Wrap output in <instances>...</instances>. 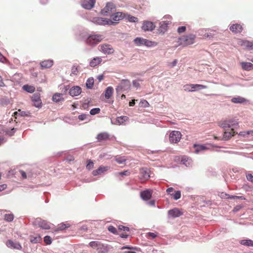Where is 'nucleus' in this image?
I'll return each mask as SVG.
<instances>
[{
	"mask_svg": "<svg viewBox=\"0 0 253 253\" xmlns=\"http://www.w3.org/2000/svg\"><path fill=\"white\" fill-rule=\"evenodd\" d=\"M130 87L131 84L128 80H122L116 88V91L118 95L123 92L127 93L130 89Z\"/></svg>",
	"mask_w": 253,
	"mask_h": 253,
	"instance_id": "nucleus-1",
	"label": "nucleus"
},
{
	"mask_svg": "<svg viewBox=\"0 0 253 253\" xmlns=\"http://www.w3.org/2000/svg\"><path fill=\"white\" fill-rule=\"evenodd\" d=\"M196 36L193 34H189L181 36L178 39V43L183 46L192 44L195 42Z\"/></svg>",
	"mask_w": 253,
	"mask_h": 253,
	"instance_id": "nucleus-2",
	"label": "nucleus"
},
{
	"mask_svg": "<svg viewBox=\"0 0 253 253\" xmlns=\"http://www.w3.org/2000/svg\"><path fill=\"white\" fill-rule=\"evenodd\" d=\"M89 246L96 249L98 253H107L109 251L108 246L99 241H91L89 243Z\"/></svg>",
	"mask_w": 253,
	"mask_h": 253,
	"instance_id": "nucleus-3",
	"label": "nucleus"
},
{
	"mask_svg": "<svg viewBox=\"0 0 253 253\" xmlns=\"http://www.w3.org/2000/svg\"><path fill=\"white\" fill-rule=\"evenodd\" d=\"M103 38V36L101 35H90L87 37L86 43L91 46H94L101 42Z\"/></svg>",
	"mask_w": 253,
	"mask_h": 253,
	"instance_id": "nucleus-4",
	"label": "nucleus"
},
{
	"mask_svg": "<svg viewBox=\"0 0 253 253\" xmlns=\"http://www.w3.org/2000/svg\"><path fill=\"white\" fill-rule=\"evenodd\" d=\"M219 126L224 129L226 128H231L232 130L239 126L238 123L234 119L224 121L220 123Z\"/></svg>",
	"mask_w": 253,
	"mask_h": 253,
	"instance_id": "nucleus-5",
	"label": "nucleus"
},
{
	"mask_svg": "<svg viewBox=\"0 0 253 253\" xmlns=\"http://www.w3.org/2000/svg\"><path fill=\"white\" fill-rule=\"evenodd\" d=\"M116 9V5L112 2H108L106 3L105 6L101 9L100 13L104 16H108L110 13L115 11Z\"/></svg>",
	"mask_w": 253,
	"mask_h": 253,
	"instance_id": "nucleus-6",
	"label": "nucleus"
},
{
	"mask_svg": "<svg viewBox=\"0 0 253 253\" xmlns=\"http://www.w3.org/2000/svg\"><path fill=\"white\" fill-rule=\"evenodd\" d=\"M92 22L96 24L100 25H113V22L112 20L102 17H94L92 19Z\"/></svg>",
	"mask_w": 253,
	"mask_h": 253,
	"instance_id": "nucleus-7",
	"label": "nucleus"
},
{
	"mask_svg": "<svg viewBox=\"0 0 253 253\" xmlns=\"http://www.w3.org/2000/svg\"><path fill=\"white\" fill-rule=\"evenodd\" d=\"M181 133L179 131L173 130L169 135V140L171 143H177L181 138Z\"/></svg>",
	"mask_w": 253,
	"mask_h": 253,
	"instance_id": "nucleus-8",
	"label": "nucleus"
},
{
	"mask_svg": "<svg viewBox=\"0 0 253 253\" xmlns=\"http://www.w3.org/2000/svg\"><path fill=\"white\" fill-rule=\"evenodd\" d=\"M150 177V170L149 169L147 168H142L140 169L139 178L142 182L147 180Z\"/></svg>",
	"mask_w": 253,
	"mask_h": 253,
	"instance_id": "nucleus-9",
	"label": "nucleus"
},
{
	"mask_svg": "<svg viewBox=\"0 0 253 253\" xmlns=\"http://www.w3.org/2000/svg\"><path fill=\"white\" fill-rule=\"evenodd\" d=\"M100 50L105 54H111L114 52L112 46L108 44H103L99 45Z\"/></svg>",
	"mask_w": 253,
	"mask_h": 253,
	"instance_id": "nucleus-10",
	"label": "nucleus"
},
{
	"mask_svg": "<svg viewBox=\"0 0 253 253\" xmlns=\"http://www.w3.org/2000/svg\"><path fill=\"white\" fill-rule=\"evenodd\" d=\"M125 17V13L122 12H115L111 15V18L112 19L113 25L118 23L119 21L124 19Z\"/></svg>",
	"mask_w": 253,
	"mask_h": 253,
	"instance_id": "nucleus-11",
	"label": "nucleus"
},
{
	"mask_svg": "<svg viewBox=\"0 0 253 253\" xmlns=\"http://www.w3.org/2000/svg\"><path fill=\"white\" fill-rule=\"evenodd\" d=\"M215 31L211 29L202 30L200 33L204 38L211 39L215 36Z\"/></svg>",
	"mask_w": 253,
	"mask_h": 253,
	"instance_id": "nucleus-12",
	"label": "nucleus"
},
{
	"mask_svg": "<svg viewBox=\"0 0 253 253\" xmlns=\"http://www.w3.org/2000/svg\"><path fill=\"white\" fill-rule=\"evenodd\" d=\"M155 28L154 23L150 21H143L142 29L143 31H152Z\"/></svg>",
	"mask_w": 253,
	"mask_h": 253,
	"instance_id": "nucleus-13",
	"label": "nucleus"
},
{
	"mask_svg": "<svg viewBox=\"0 0 253 253\" xmlns=\"http://www.w3.org/2000/svg\"><path fill=\"white\" fill-rule=\"evenodd\" d=\"M31 99L35 107L37 108L41 107L42 101L41 99L40 94L39 93H34Z\"/></svg>",
	"mask_w": 253,
	"mask_h": 253,
	"instance_id": "nucleus-14",
	"label": "nucleus"
},
{
	"mask_svg": "<svg viewBox=\"0 0 253 253\" xmlns=\"http://www.w3.org/2000/svg\"><path fill=\"white\" fill-rule=\"evenodd\" d=\"M96 0H84L82 2V6L86 9L90 10L94 6Z\"/></svg>",
	"mask_w": 253,
	"mask_h": 253,
	"instance_id": "nucleus-15",
	"label": "nucleus"
},
{
	"mask_svg": "<svg viewBox=\"0 0 253 253\" xmlns=\"http://www.w3.org/2000/svg\"><path fill=\"white\" fill-rule=\"evenodd\" d=\"M182 214V212L177 208H174L168 211V217L176 218Z\"/></svg>",
	"mask_w": 253,
	"mask_h": 253,
	"instance_id": "nucleus-16",
	"label": "nucleus"
},
{
	"mask_svg": "<svg viewBox=\"0 0 253 253\" xmlns=\"http://www.w3.org/2000/svg\"><path fill=\"white\" fill-rule=\"evenodd\" d=\"M239 44L248 50H253V41H241L239 42Z\"/></svg>",
	"mask_w": 253,
	"mask_h": 253,
	"instance_id": "nucleus-17",
	"label": "nucleus"
},
{
	"mask_svg": "<svg viewBox=\"0 0 253 253\" xmlns=\"http://www.w3.org/2000/svg\"><path fill=\"white\" fill-rule=\"evenodd\" d=\"M81 92L82 88L79 86H73L70 88L69 91V94L72 97L78 96Z\"/></svg>",
	"mask_w": 253,
	"mask_h": 253,
	"instance_id": "nucleus-18",
	"label": "nucleus"
},
{
	"mask_svg": "<svg viewBox=\"0 0 253 253\" xmlns=\"http://www.w3.org/2000/svg\"><path fill=\"white\" fill-rule=\"evenodd\" d=\"M109 169V167L100 166L98 169L94 170L92 172L93 176H97L104 174Z\"/></svg>",
	"mask_w": 253,
	"mask_h": 253,
	"instance_id": "nucleus-19",
	"label": "nucleus"
},
{
	"mask_svg": "<svg viewBox=\"0 0 253 253\" xmlns=\"http://www.w3.org/2000/svg\"><path fill=\"white\" fill-rule=\"evenodd\" d=\"M35 223L44 229H49L50 228V224L46 221L42 220L41 219H37L35 221Z\"/></svg>",
	"mask_w": 253,
	"mask_h": 253,
	"instance_id": "nucleus-20",
	"label": "nucleus"
},
{
	"mask_svg": "<svg viewBox=\"0 0 253 253\" xmlns=\"http://www.w3.org/2000/svg\"><path fill=\"white\" fill-rule=\"evenodd\" d=\"M7 247L10 249L21 250L22 247L18 242H14L12 240H9L6 242Z\"/></svg>",
	"mask_w": 253,
	"mask_h": 253,
	"instance_id": "nucleus-21",
	"label": "nucleus"
},
{
	"mask_svg": "<svg viewBox=\"0 0 253 253\" xmlns=\"http://www.w3.org/2000/svg\"><path fill=\"white\" fill-rule=\"evenodd\" d=\"M170 24V22L168 21H163L159 23V31L160 33H164L167 30L168 25Z\"/></svg>",
	"mask_w": 253,
	"mask_h": 253,
	"instance_id": "nucleus-22",
	"label": "nucleus"
},
{
	"mask_svg": "<svg viewBox=\"0 0 253 253\" xmlns=\"http://www.w3.org/2000/svg\"><path fill=\"white\" fill-rule=\"evenodd\" d=\"M231 101L235 104H244L247 102V100L240 96H236L233 97Z\"/></svg>",
	"mask_w": 253,
	"mask_h": 253,
	"instance_id": "nucleus-23",
	"label": "nucleus"
},
{
	"mask_svg": "<svg viewBox=\"0 0 253 253\" xmlns=\"http://www.w3.org/2000/svg\"><path fill=\"white\" fill-rule=\"evenodd\" d=\"M141 198L145 201L149 200L152 197V192L149 190H144L140 193Z\"/></svg>",
	"mask_w": 253,
	"mask_h": 253,
	"instance_id": "nucleus-24",
	"label": "nucleus"
},
{
	"mask_svg": "<svg viewBox=\"0 0 253 253\" xmlns=\"http://www.w3.org/2000/svg\"><path fill=\"white\" fill-rule=\"evenodd\" d=\"M182 164L184 165L187 167H190L192 166L193 161L192 159L187 156L182 157L181 161Z\"/></svg>",
	"mask_w": 253,
	"mask_h": 253,
	"instance_id": "nucleus-25",
	"label": "nucleus"
},
{
	"mask_svg": "<svg viewBox=\"0 0 253 253\" xmlns=\"http://www.w3.org/2000/svg\"><path fill=\"white\" fill-rule=\"evenodd\" d=\"M53 64L52 60H47L40 62V65L42 69H46L51 67Z\"/></svg>",
	"mask_w": 253,
	"mask_h": 253,
	"instance_id": "nucleus-26",
	"label": "nucleus"
},
{
	"mask_svg": "<svg viewBox=\"0 0 253 253\" xmlns=\"http://www.w3.org/2000/svg\"><path fill=\"white\" fill-rule=\"evenodd\" d=\"M102 61V57H96L93 58L89 62V65L91 67H95L99 65Z\"/></svg>",
	"mask_w": 253,
	"mask_h": 253,
	"instance_id": "nucleus-27",
	"label": "nucleus"
},
{
	"mask_svg": "<svg viewBox=\"0 0 253 253\" xmlns=\"http://www.w3.org/2000/svg\"><path fill=\"white\" fill-rule=\"evenodd\" d=\"M230 31L235 33H240L242 30V26L240 24H233L229 28Z\"/></svg>",
	"mask_w": 253,
	"mask_h": 253,
	"instance_id": "nucleus-28",
	"label": "nucleus"
},
{
	"mask_svg": "<svg viewBox=\"0 0 253 253\" xmlns=\"http://www.w3.org/2000/svg\"><path fill=\"white\" fill-rule=\"evenodd\" d=\"M242 69L246 71H250L253 69V64L250 62H242L240 63Z\"/></svg>",
	"mask_w": 253,
	"mask_h": 253,
	"instance_id": "nucleus-29",
	"label": "nucleus"
},
{
	"mask_svg": "<svg viewBox=\"0 0 253 253\" xmlns=\"http://www.w3.org/2000/svg\"><path fill=\"white\" fill-rule=\"evenodd\" d=\"M194 152L196 154H198L200 152H203L207 149V147L204 145H194Z\"/></svg>",
	"mask_w": 253,
	"mask_h": 253,
	"instance_id": "nucleus-30",
	"label": "nucleus"
},
{
	"mask_svg": "<svg viewBox=\"0 0 253 253\" xmlns=\"http://www.w3.org/2000/svg\"><path fill=\"white\" fill-rule=\"evenodd\" d=\"M128 118L126 116H121L117 118L115 124L121 125L125 124V122L128 121Z\"/></svg>",
	"mask_w": 253,
	"mask_h": 253,
	"instance_id": "nucleus-31",
	"label": "nucleus"
},
{
	"mask_svg": "<svg viewBox=\"0 0 253 253\" xmlns=\"http://www.w3.org/2000/svg\"><path fill=\"white\" fill-rule=\"evenodd\" d=\"M63 94L60 93H56L52 96V100L55 102H59L61 101H63Z\"/></svg>",
	"mask_w": 253,
	"mask_h": 253,
	"instance_id": "nucleus-32",
	"label": "nucleus"
},
{
	"mask_svg": "<svg viewBox=\"0 0 253 253\" xmlns=\"http://www.w3.org/2000/svg\"><path fill=\"white\" fill-rule=\"evenodd\" d=\"M113 88L111 86L107 87L105 91V97L106 99H109L112 96L113 93Z\"/></svg>",
	"mask_w": 253,
	"mask_h": 253,
	"instance_id": "nucleus-33",
	"label": "nucleus"
},
{
	"mask_svg": "<svg viewBox=\"0 0 253 253\" xmlns=\"http://www.w3.org/2000/svg\"><path fill=\"white\" fill-rule=\"evenodd\" d=\"M109 135L107 132H102L98 134L97 135L96 138L98 141H101L102 140H106L108 139Z\"/></svg>",
	"mask_w": 253,
	"mask_h": 253,
	"instance_id": "nucleus-34",
	"label": "nucleus"
},
{
	"mask_svg": "<svg viewBox=\"0 0 253 253\" xmlns=\"http://www.w3.org/2000/svg\"><path fill=\"white\" fill-rule=\"evenodd\" d=\"M207 88V86L199 84H192V91H198L201 89H205Z\"/></svg>",
	"mask_w": 253,
	"mask_h": 253,
	"instance_id": "nucleus-35",
	"label": "nucleus"
},
{
	"mask_svg": "<svg viewBox=\"0 0 253 253\" xmlns=\"http://www.w3.org/2000/svg\"><path fill=\"white\" fill-rule=\"evenodd\" d=\"M232 131L233 132L225 131L223 135V139L224 140H228L236 133H237V132H235L234 130H232Z\"/></svg>",
	"mask_w": 253,
	"mask_h": 253,
	"instance_id": "nucleus-36",
	"label": "nucleus"
},
{
	"mask_svg": "<svg viewBox=\"0 0 253 253\" xmlns=\"http://www.w3.org/2000/svg\"><path fill=\"white\" fill-rule=\"evenodd\" d=\"M125 18L127 19L129 22L132 23H136L138 21V19L137 17L126 13Z\"/></svg>",
	"mask_w": 253,
	"mask_h": 253,
	"instance_id": "nucleus-37",
	"label": "nucleus"
},
{
	"mask_svg": "<svg viewBox=\"0 0 253 253\" xmlns=\"http://www.w3.org/2000/svg\"><path fill=\"white\" fill-rule=\"evenodd\" d=\"M240 244L247 247H253V241L250 239L242 240L240 241Z\"/></svg>",
	"mask_w": 253,
	"mask_h": 253,
	"instance_id": "nucleus-38",
	"label": "nucleus"
},
{
	"mask_svg": "<svg viewBox=\"0 0 253 253\" xmlns=\"http://www.w3.org/2000/svg\"><path fill=\"white\" fill-rule=\"evenodd\" d=\"M23 89L29 93H33L35 90V88L34 86L29 85L28 84L24 85L22 87Z\"/></svg>",
	"mask_w": 253,
	"mask_h": 253,
	"instance_id": "nucleus-39",
	"label": "nucleus"
},
{
	"mask_svg": "<svg viewBox=\"0 0 253 253\" xmlns=\"http://www.w3.org/2000/svg\"><path fill=\"white\" fill-rule=\"evenodd\" d=\"M157 45V43L155 42H152L149 41L147 39H144V42L143 43V45H145L147 47H153Z\"/></svg>",
	"mask_w": 253,
	"mask_h": 253,
	"instance_id": "nucleus-40",
	"label": "nucleus"
},
{
	"mask_svg": "<svg viewBox=\"0 0 253 253\" xmlns=\"http://www.w3.org/2000/svg\"><path fill=\"white\" fill-rule=\"evenodd\" d=\"M94 84V79L92 77L89 78L86 82L85 85L86 87L88 89H91L92 88V86Z\"/></svg>",
	"mask_w": 253,
	"mask_h": 253,
	"instance_id": "nucleus-41",
	"label": "nucleus"
},
{
	"mask_svg": "<svg viewBox=\"0 0 253 253\" xmlns=\"http://www.w3.org/2000/svg\"><path fill=\"white\" fill-rule=\"evenodd\" d=\"M144 39H143L142 38L137 37V38H136L135 39H134V40H133V42L136 45L141 46V45H143V43L144 42Z\"/></svg>",
	"mask_w": 253,
	"mask_h": 253,
	"instance_id": "nucleus-42",
	"label": "nucleus"
},
{
	"mask_svg": "<svg viewBox=\"0 0 253 253\" xmlns=\"http://www.w3.org/2000/svg\"><path fill=\"white\" fill-rule=\"evenodd\" d=\"M41 237L40 236L36 237H31L30 241L31 243L34 244H36L38 243H40L41 241Z\"/></svg>",
	"mask_w": 253,
	"mask_h": 253,
	"instance_id": "nucleus-43",
	"label": "nucleus"
},
{
	"mask_svg": "<svg viewBox=\"0 0 253 253\" xmlns=\"http://www.w3.org/2000/svg\"><path fill=\"white\" fill-rule=\"evenodd\" d=\"M115 160L119 164H123L126 162V159L125 157L117 156L115 158Z\"/></svg>",
	"mask_w": 253,
	"mask_h": 253,
	"instance_id": "nucleus-44",
	"label": "nucleus"
},
{
	"mask_svg": "<svg viewBox=\"0 0 253 253\" xmlns=\"http://www.w3.org/2000/svg\"><path fill=\"white\" fill-rule=\"evenodd\" d=\"M171 195L172 196L175 200H177L181 197V192L179 190L176 191L174 193L171 194Z\"/></svg>",
	"mask_w": 253,
	"mask_h": 253,
	"instance_id": "nucleus-45",
	"label": "nucleus"
},
{
	"mask_svg": "<svg viewBox=\"0 0 253 253\" xmlns=\"http://www.w3.org/2000/svg\"><path fill=\"white\" fill-rule=\"evenodd\" d=\"M89 116L88 115L83 114L78 116V119L81 121H88Z\"/></svg>",
	"mask_w": 253,
	"mask_h": 253,
	"instance_id": "nucleus-46",
	"label": "nucleus"
},
{
	"mask_svg": "<svg viewBox=\"0 0 253 253\" xmlns=\"http://www.w3.org/2000/svg\"><path fill=\"white\" fill-rule=\"evenodd\" d=\"M14 215L13 214H5L4 215V219L8 222L12 221Z\"/></svg>",
	"mask_w": 253,
	"mask_h": 253,
	"instance_id": "nucleus-47",
	"label": "nucleus"
},
{
	"mask_svg": "<svg viewBox=\"0 0 253 253\" xmlns=\"http://www.w3.org/2000/svg\"><path fill=\"white\" fill-rule=\"evenodd\" d=\"M146 236L149 239H153L157 236V234L153 232H148L147 233Z\"/></svg>",
	"mask_w": 253,
	"mask_h": 253,
	"instance_id": "nucleus-48",
	"label": "nucleus"
},
{
	"mask_svg": "<svg viewBox=\"0 0 253 253\" xmlns=\"http://www.w3.org/2000/svg\"><path fill=\"white\" fill-rule=\"evenodd\" d=\"M44 242L46 245H50L52 243L51 238L49 236H45L44 237Z\"/></svg>",
	"mask_w": 253,
	"mask_h": 253,
	"instance_id": "nucleus-49",
	"label": "nucleus"
},
{
	"mask_svg": "<svg viewBox=\"0 0 253 253\" xmlns=\"http://www.w3.org/2000/svg\"><path fill=\"white\" fill-rule=\"evenodd\" d=\"M100 111V109L99 108H94L90 111V114L91 115H94L97 114H98Z\"/></svg>",
	"mask_w": 253,
	"mask_h": 253,
	"instance_id": "nucleus-50",
	"label": "nucleus"
},
{
	"mask_svg": "<svg viewBox=\"0 0 253 253\" xmlns=\"http://www.w3.org/2000/svg\"><path fill=\"white\" fill-rule=\"evenodd\" d=\"M93 166L94 164L91 160H89L87 161V164L86 166L87 169H88V170L92 169L93 168Z\"/></svg>",
	"mask_w": 253,
	"mask_h": 253,
	"instance_id": "nucleus-51",
	"label": "nucleus"
},
{
	"mask_svg": "<svg viewBox=\"0 0 253 253\" xmlns=\"http://www.w3.org/2000/svg\"><path fill=\"white\" fill-rule=\"evenodd\" d=\"M69 226V224H66L64 223H62L61 224H59L58 227V229L59 230H63L67 228Z\"/></svg>",
	"mask_w": 253,
	"mask_h": 253,
	"instance_id": "nucleus-52",
	"label": "nucleus"
},
{
	"mask_svg": "<svg viewBox=\"0 0 253 253\" xmlns=\"http://www.w3.org/2000/svg\"><path fill=\"white\" fill-rule=\"evenodd\" d=\"M140 104L141 107H143L144 108L148 107L149 106V103L146 100H141L140 102Z\"/></svg>",
	"mask_w": 253,
	"mask_h": 253,
	"instance_id": "nucleus-53",
	"label": "nucleus"
},
{
	"mask_svg": "<svg viewBox=\"0 0 253 253\" xmlns=\"http://www.w3.org/2000/svg\"><path fill=\"white\" fill-rule=\"evenodd\" d=\"M60 89H62V92H63L62 94H66L68 90L69 91V89H70V86L68 85H64V86H63V87H62L61 86Z\"/></svg>",
	"mask_w": 253,
	"mask_h": 253,
	"instance_id": "nucleus-54",
	"label": "nucleus"
},
{
	"mask_svg": "<svg viewBox=\"0 0 253 253\" xmlns=\"http://www.w3.org/2000/svg\"><path fill=\"white\" fill-rule=\"evenodd\" d=\"M192 84H186V85H184L183 88H184V90H185V91L192 92Z\"/></svg>",
	"mask_w": 253,
	"mask_h": 253,
	"instance_id": "nucleus-55",
	"label": "nucleus"
},
{
	"mask_svg": "<svg viewBox=\"0 0 253 253\" xmlns=\"http://www.w3.org/2000/svg\"><path fill=\"white\" fill-rule=\"evenodd\" d=\"M108 230L111 233L116 234L117 233V229L115 227H114L113 226H109L108 227Z\"/></svg>",
	"mask_w": 253,
	"mask_h": 253,
	"instance_id": "nucleus-56",
	"label": "nucleus"
},
{
	"mask_svg": "<svg viewBox=\"0 0 253 253\" xmlns=\"http://www.w3.org/2000/svg\"><path fill=\"white\" fill-rule=\"evenodd\" d=\"M118 229L120 230H121V231H129V227H126V226H125L122 225H120L118 226Z\"/></svg>",
	"mask_w": 253,
	"mask_h": 253,
	"instance_id": "nucleus-57",
	"label": "nucleus"
},
{
	"mask_svg": "<svg viewBox=\"0 0 253 253\" xmlns=\"http://www.w3.org/2000/svg\"><path fill=\"white\" fill-rule=\"evenodd\" d=\"M15 131H16V129L14 128H13L10 129H7L6 131V132L8 135H9L10 136H12L14 134V133L15 132Z\"/></svg>",
	"mask_w": 253,
	"mask_h": 253,
	"instance_id": "nucleus-58",
	"label": "nucleus"
},
{
	"mask_svg": "<svg viewBox=\"0 0 253 253\" xmlns=\"http://www.w3.org/2000/svg\"><path fill=\"white\" fill-rule=\"evenodd\" d=\"M78 72V68L76 66H73L71 69V74L73 75H77Z\"/></svg>",
	"mask_w": 253,
	"mask_h": 253,
	"instance_id": "nucleus-59",
	"label": "nucleus"
},
{
	"mask_svg": "<svg viewBox=\"0 0 253 253\" xmlns=\"http://www.w3.org/2000/svg\"><path fill=\"white\" fill-rule=\"evenodd\" d=\"M253 132V131H241L238 134L240 136H246V135L250 134L251 132Z\"/></svg>",
	"mask_w": 253,
	"mask_h": 253,
	"instance_id": "nucleus-60",
	"label": "nucleus"
},
{
	"mask_svg": "<svg viewBox=\"0 0 253 253\" xmlns=\"http://www.w3.org/2000/svg\"><path fill=\"white\" fill-rule=\"evenodd\" d=\"M177 63V60L174 59L172 62L169 63L168 66L169 67H170V68H173L176 66Z\"/></svg>",
	"mask_w": 253,
	"mask_h": 253,
	"instance_id": "nucleus-61",
	"label": "nucleus"
},
{
	"mask_svg": "<svg viewBox=\"0 0 253 253\" xmlns=\"http://www.w3.org/2000/svg\"><path fill=\"white\" fill-rule=\"evenodd\" d=\"M186 30L185 26L179 27L177 29V32L179 34L184 32Z\"/></svg>",
	"mask_w": 253,
	"mask_h": 253,
	"instance_id": "nucleus-62",
	"label": "nucleus"
},
{
	"mask_svg": "<svg viewBox=\"0 0 253 253\" xmlns=\"http://www.w3.org/2000/svg\"><path fill=\"white\" fill-rule=\"evenodd\" d=\"M246 178L248 181L253 182V175L251 173H247Z\"/></svg>",
	"mask_w": 253,
	"mask_h": 253,
	"instance_id": "nucleus-63",
	"label": "nucleus"
},
{
	"mask_svg": "<svg viewBox=\"0 0 253 253\" xmlns=\"http://www.w3.org/2000/svg\"><path fill=\"white\" fill-rule=\"evenodd\" d=\"M133 86L137 88L140 87V84L138 81L133 80L132 82Z\"/></svg>",
	"mask_w": 253,
	"mask_h": 253,
	"instance_id": "nucleus-64",
	"label": "nucleus"
}]
</instances>
